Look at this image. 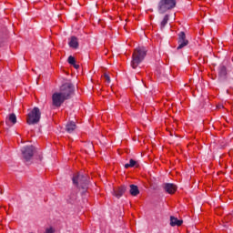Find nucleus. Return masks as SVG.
I'll return each instance as SVG.
<instances>
[{
    "label": "nucleus",
    "instance_id": "12",
    "mask_svg": "<svg viewBox=\"0 0 233 233\" xmlns=\"http://www.w3.org/2000/svg\"><path fill=\"white\" fill-rule=\"evenodd\" d=\"M183 225V219H177V218L170 217V226L171 227H181Z\"/></svg>",
    "mask_w": 233,
    "mask_h": 233
},
{
    "label": "nucleus",
    "instance_id": "11",
    "mask_svg": "<svg viewBox=\"0 0 233 233\" xmlns=\"http://www.w3.org/2000/svg\"><path fill=\"white\" fill-rule=\"evenodd\" d=\"M126 192H127V186H121L120 187H117L116 189L113 190V196H115L116 198H117V199H119V198H121L123 194H125Z\"/></svg>",
    "mask_w": 233,
    "mask_h": 233
},
{
    "label": "nucleus",
    "instance_id": "16",
    "mask_svg": "<svg viewBox=\"0 0 233 233\" xmlns=\"http://www.w3.org/2000/svg\"><path fill=\"white\" fill-rule=\"evenodd\" d=\"M134 167H138L139 165H137V161L134 160V159H130L128 164L125 165V168H134Z\"/></svg>",
    "mask_w": 233,
    "mask_h": 233
},
{
    "label": "nucleus",
    "instance_id": "24",
    "mask_svg": "<svg viewBox=\"0 0 233 233\" xmlns=\"http://www.w3.org/2000/svg\"><path fill=\"white\" fill-rule=\"evenodd\" d=\"M73 66H74V68H76V70H77V68H79V65H76V63H75V65H73Z\"/></svg>",
    "mask_w": 233,
    "mask_h": 233
},
{
    "label": "nucleus",
    "instance_id": "15",
    "mask_svg": "<svg viewBox=\"0 0 233 233\" xmlns=\"http://www.w3.org/2000/svg\"><path fill=\"white\" fill-rule=\"evenodd\" d=\"M129 194L134 197L137 196L139 194V187L134 184H131L129 186Z\"/></svg>",
    "mask_w": 233,
    "mask_h": 233
},
{
    "label": "nucleus",
    "instance_id": "7",
    "mask_svg": "<svg viewBox=\"0 0 233 233\" xmlns=\"http://www.w3.org/2000/svg\"><path fill=\"white\" fill-rule=\"evenodd\" d=\"M65 101H66V98L60 92H56L52 95L53 106L59 108Z\"/></svg>",
    "mask_w": 233,
    "mask_h": 233
},
{
    "label": "nucleus",
    "instance_id": "10",
    "mask_svg": "<svg viewBox=\"0 0 233 233\" xmlns=\"http://www.w3.org/2000/svg\"><path fill=\"white\" fill-rule=\"evenodd\" d=\"M228 72L227 71V67L225 66H220L218 68V79L219 81H225L227 79Z\"/></svg>",
    "mask_w": 233,
    "mask_h": 233
},
{
    "label": "nucleus",
    "instance_id": "18",
    "mask_svg": "<svg viewBox=\"0 0 233 233\" xmlns=\"http://www.w3.org/2000/svg\"><path fill=\"white\" fill-rule=\"evenodd\" d=\"M8 119L13 125H15V123H17V116L14 113L9 115Z\"/></svg>",
    "mask_w": 233,
    "mask_h": 233
},
{
    "label": "nucleus",
    "instance_id": "22",
    "mask_svg": "<svg viewBox=\"0 0 233 233\" xmlns=\"http://www.w3.org/2000/svg\"><path fill=\"white\" fill-rule=\"evenodd\" d=\"M227 79H233V72L232 71L228 72Z\"/></svg>",
    "mask_w": 233,
    "mask_h": 233
},
{
    "label": "nucleus",
    "instance_id": "19",
    "mask_svg": "<svg viewBox=\"0 0 233 233\" xmlns=\"http://www.w3.org/2000/svg\"><path fill=\"white\" fill-rule=\"evenodd\" d=\"M67 62L69 63V65H76V58L70 56L67 59Z\"/></svg>",
    "mask_w": 233,
    "mask_h": 233
},
{
    "label": "nucleus",
    "instance_id": "14",
    "mask_svg": "<svg viewBox=\"0 0 233 233\" xmlns=\"http://www.w3.org/2000/svg\"><path fill=\"white\" fill-rule=\"evenodd\" d=\"M77 127L76 126V122H69L66 125V131L68 134H72V132H74V130H76Z\"/></svg>",
    "mask_w": 233,
    "mask_h": 233
},
{
    "label": "nucleus",
    "instance_id": "9",
    "mask_svg": "<svg viewBox=\"0 0 233 233\" xmlns=\"http://www.w3.org/2000/svg\"><path fill=\"white\" fill-rule=\"evenodd\" d=\"M163 188L167 194H175L176 190H177V186L172 183H166L164 184Z\"/></svg>",
    "mask_w": 233,
    "mask_h": 233
},
{
    "label": "nucleus",
    "instance_id": "4",
    "mask_svg": "<svg viewBox=\"0 0 233 233\" xmlns=\"http://www.w3.org/2000/svg\"><path fill=\"white\" fill-rule=\"evenodd\" d=\"M27 125H37L39 121H41V110L39 107H34L28 114H27Z\"/></svg>",
    "mask_w": 233,
    "mask_h": 233
},
{
    "label": "nucleus",
    "instance_id": "17",
    "mask_svg": "<svg viewBox=\"0 0 233 233\" xmlns=\"http://www.w3.org/2000/svg\"><path fill=\"white\" fill-rule=\"evenodd\" d=\"M168 19H169L168 15H166L160 23V28H164L165 26H167V24L168 23Z\"/></svg>",
    "mask_w": 233,
    "mask_h": 233
},
{
    "label": "nucleus",
    "instance_id": "13",
    "mask_svg": "<svg viewBox=\"0 0 233 233\" xmlns=\"http://www.w3.org/2000/svg\"><path fill=\"white\" fill-rule=\"evenodd\" d=\"M68 45L70 48H75V49L79 48V41L77 40V37L71 36L70 41L68 42Z\"/></svg>",
    "mask_w": 233,
    "mask_h": 233
},
{
    "label": "nucleus",
    "instance_id": "5",
    "mask_svg": "<svg viewBox=\"0 0 233 233\" xmlns=\"http://www.w3.org/2000/svg\"><path fill=\"white\" fill-rule=\"evenodd\" d=\"M176 0H160L158 3V13L165 14L172 8H176Z\"/></svg>",
    "mask_w": 233,
    "mask_h": 233
},
{
    "label": "nucleus",
    "instance_id": "2",
    "mask_svg": "<svg viewBox=\"0 0 233 233\" xmlns=\"http://www.w3.org/2000/svg\"><path fill=\"white\" fill-rule=\"evenodd\" d=\"M73 185H76L77 188H82V190H86L88 188V177L81 173L76 174L72 177Z\"/></svg>",
    "mask_w": 233,
    "mask_h": 233
},
{
    "label": "nucleus",
    "instance_id": "21",
    "mask_svg": "<svg viewBox=\"0 0 233 233\" xmlns=\"http://www.w3.org/2000/svg\"><path fill=\"white\" fill-rule=\"evenodd\" d=\"M104 78L106 79V83H110V76H108V74L105 73Z\"/></svg>",
    "mask_w": 233,
    "mask_h": 233
},
{
    "label": "nucleus",
    "instance_id": "23",
    "mask_svg": "<svg viewBox=\"0 0 233 233\" xmlns=\"http://www.w3.org/2000/svg\"><path fill=\"white\" fill-rule=\"evenodd\" d=\"M44 233H54V229L52 228H46Z\"/></svg>",
    "mask_w": 233,
    "mask_h": 233
},
{
    "label": "nucleus",
    "instance_id": "8",
    "mask_svg": "<svg viewBox=\"0 0 233 233\" xmlns=\"http://www.w3.org/2000/svg\"><path fill=\"white\" fill-rule=\"evenodd\" d=\"M178 46L177 47V50H181V48H185L188 45V40L187 39V35L185 32H180L178 34Z\"/></svg>",
    "mask_w": 233,
    "mask_h": 233
},
{
    "label": "nucleus",
    "instance_id": "20",
    "mask_svg": "<svg viewBox=\"0 0 233 233\" xmlns=\"http://www.w3.org/2000/svg\"><path fill=\"white\" fill-rule=\"evenodd\" d=\"M5 39H6V33H5V34L0 33V46H1L2 43L4 41H5Z\"/></svg>",
    "mask_w": 233,
    "mask_h": 233
},
{
    "label": "nucleus",
    "instance_id": "3",
    "mask_svg": "<svg viewBox=\"0 0 233 233\" xmlns=\"http://www.w3.org/2000/svg\"><path fill=\"white\" fill-rule=\"evenodd\" d=\"M61 95L66 99H71L72 96H74V92H76V87H74V84L71 82H66L60 86Z\"/></svg>",
    "mask_w": 233,
    "mask_h": 233
},
{
    "label": "nucleus",
    "instance_id": "1",
    "mask_svg": "<svg viewBox=\"0 0 233 233\" xmlns=\"http://www.w3.org/2000/svg\"><path fill=\"white\" fill-rule=\"evenodd\" d=\"M145 57H147V48L145 46H138L135 49L132 60H131V66L132 68H137L143 63L145 60Z\"/></svg>",
    "mask_w": 233,
    "mask_h": 233
},
{
    "label": "nucleus",
    "instance_id": "6",
    "mask_svg": "<svg viewBox=\"0 0 233 233\" xmlns=\"http://www.w3.org/2000/svg\"><path fill=\"white\" fill-rule=\"evenodd\" d=\"M22 156L25 161H30L34 157L35 147L34 146H25L21 148Z\"/></svg>",
    "mask_w": 233,
    "mask_h": 233
}]
</instances>
